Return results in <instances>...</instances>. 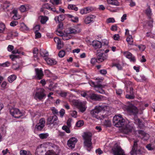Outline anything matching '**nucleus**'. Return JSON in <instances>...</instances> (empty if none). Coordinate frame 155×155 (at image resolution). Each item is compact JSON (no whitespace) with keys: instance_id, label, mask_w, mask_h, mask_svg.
Masks as SVG:
<instances>
[{"instance_id":"f257e3e1","label":"nucleus","mask_w":155,"mask_h":155,"mask_svg":"<svg viewBox=\"0 0 155 155\" xmlns=\"http://www.w3.org/2000/svg\"><path fill=\"white\" fill-rule=\"evenodd\" d=\"M114 124L116 127H121L126 123L125 120L120 114L116 115L113 118Z\"/></svg>"},{"instance_id":"f03ea898","label":"nucleus","mask_w":155,"mask_h":155,"mask_svg":"<svg viewBox=\"0 0 155 155\" xmlns=\"http://www.w3.org/2000/svg\"><path fill=\"white\" fill-rule=\"evenodd\" d=\"M91 137L92 134L90 132H85L82 136L84 140V145L88 148H91Z\"/></svg>"},{"instance_id":"7ed1b4c3","label":"nucleus","mask_w":155,"mask_h":155,"mask_svg":"<svg viewBox=\"0 0 155 155\" xmlns=\"http://www.w3.org/2000/svg\"><path fill=\"white\" fill-rule=\"evenodd\" d=\"M45 90L43 88H39L34 95V98L36 100L38 99L41 100L44 99L46 96V94L45 93Z\"/></svg>"},{"instance_id":"20e7f679","label":"nucleus","mask_w":155,"mask_h":155,"mask_svg":"<svg viewBox=\"0 0 155 155\" xmlns=\"http://www.w3.org/2000/svg\"><path fill=\"white\" fill-rule=\"evenodd\" d=\"M103 51L104 50H99L97 51L96 55L97 57V62L99 63L106 60L107 59V55L103 53Z\"/></svg>"},{"instance_id":"39448f33","label":"nucleus","mask_w":155,"mask_h":155,"mask_svg":"<svg viewBox=\"0 0 155 155\" xmlns=\"http://www.w3.org/2000/svg\"><path fill=\"white\" fill-rule=\"evenodd\" d=\"M73 103L81 112L83 113L85 111L86 107L84 102L78 100H74L73 101Z\"/></svg>"},{"instance_id":"423d86ee","label":"nucleus","mask_w":155,"mask_h":155,"mask_svg":"<svg viewBox=\"0 0 155 155\" xmlns=\"http://www.w3.org/2000/svg\"><path fill=\"white\" fill-rule=\"evenodd\" d=\"M112 150L114 155H126L124 150L118 145L114 146Z\"/></svg>"},{"instance_id":"0eeeda50","label":"nucleus","mask_w":155,"mask_h":155,"mask_svg":"<svg viewBox=\"0 0 155 155\" xmlns=\"http://www.w3.org/2000/svg\"><path fill=\"white\" fill-rule=\"evenodd\" d=\"M10 114L14 117L15 118H19L22 116V113L19 110L15 108H12L10 110Z\"/></svg>"},{"instance_id":"6e6552de","label":"nucleus","mask_w":155,"mask_h":155,"mask_svg":"<svg viewBox=\"0 0 155 155\" xmlns=\"http://www.w3.org/2000/svg\"><path fill=\"white\" fill-rule=\"evenodd\" d=\"M104 109V107L103 106H96L95 108L91 111V114L93 117L97 118L98 114Z\"/></svg>"},{"instance_id":"1a4fd4ad","label":"nucleus","mask_w":155,"mask_h":155,"mask_svg":"<svg viewBox=\"0 0 155 155\" xmlns=\"http://www.w3.org/2000/svg\"><path fill=\"white\" fill-rule=\"evenodd\" d=\"M58 117L56 115L50 116L47 119V123L48 124L57 125L58 124Z\"/></svg>"},{"instance_id":"9d476101","label":"nucleus","mask_w":155,"mask_h":155,"mask_svg":"<svg viewBox=\"0 0 155 155\" xmlns=\"http://www.w3.org/2000/svg\"><path fill=\"white\" fill-rule=\"evenodd\" d=\"M138 140H135L134 142V145L132 150L130 152L131 155H134L135 154H140L141 153V150L140 149H137V144Z\"/></svg>"},{"instance_id":"9b49d317","label":"nucleus","mask_w":155,"mask_h":155,"mask_svg":"<svg viewBox=\"0 0 155 155\" xmlns=\"http://www.w3.org/2000/svg\"><path fill=\"white\" fill-rule=\"evenodd\" d=\"M45 9H47L50 11L53 12H56L57 13H58V12L56 10L54 7L48 3H45L43 5L42 8H41V11L44 12L45 13Z\"/></svg>"},{"instance_id":"f8f14e48","label":"nucleus","mask_w":155,"mask_h":155,"mask_svg":"<svg viewBox=\"0 0 155 155\" xmlns=\"http://www.w3.org/2000/svg\"><path fill=\"white\" fill-rule=\"evenodd\" d=\"M104 97L101 95L95 94L91 91H90L89 98L95 101H100L102 100Z\"/></svg>"},{"instance_id":"ddd939ff","label":"nucleus","mask_w":155,"mask_h":155,"mask_svg":"<svg viewBox=\"0 0 155 155\" xmlns=\"http://www.w3.org/2000/svg\"><path fill=\"white\" fill-rule=\"evenodd\" d=\"M133 127L131 126L129 124H127L126 123L121 127V130L124 133L127 134L130 133L132 131Z\"/></svg>"},{"instance_id":"4468645a","label":"nucleus","mask_w":155,"mask_h":155,"mask_svg":"<svg viewBox=\"0 0 155 155\" xmlns=\"http://www.w3.org/2000/svg\"><path fill=\"white\" fill-rule=\"evenodd\" d=\"M127 111L131 114L135 116L138 114V110L137 107L134 106L130 105L127 108Z\"/></svg>"},{"instance_id":"2eb2a0df","label":"nucleus","mask_w":155,"mask_h":155,"mask_svg":"<svg viewBox=\"0 0 155 155\" xmlns=\"http://www.w3.org/2000/svg\"><path fill=\"white\" fill-rule=\"evenodd\" d=\"M45 120L44 118H41L39 122L35 126V129L38 130H41L45 126Z\"/></svg>"},{"instance_id":"dca6fc26","label":"nucleus","mask_w":155,"mask_h":155,"mask_svg":"<svg viewBox=\"0 0 155 155\" xmlns=\"http://www.w3.org/2000/svg\"><path fill=\"white\" fill-rule=\"evenodd\" d=\"M36 75L35 78L37 80L42 79L44 76L43 71L41 69L35 68V69Z\"/></svg>"},{"instance_id":"f3484780","label":"nucleus","mask_w":155,"mask_h":155,"mask_svg":"<svg viewBox=\"0 0 155 155\" xmlns=\"http://www.w3.org/2000/svg\"><path fill=\"white\" fill-rule=\"evenodd\" d=\"M77 142V139L75 137H72L68 141L67 145L70 148L73 149L75 145Z\"/></svg>"},{"instance_id":"a211bd4d","label":"nucleus","mask_w":155,"mask_h":155,"mask_svg":"<svg viewBox=\"0 0 155 155\" xmlns=\"http://www.w3.org/2000/svg\"><path fill=\"white\" fill-rule=\"evenodd\" d=\"M124 54L126 58L130 60V61L134 62L135 61V57L130 52L128 51H125L124 52Z\"/></svg>"},{"instance_id":"6ab92c4d","label":"nucleus","mask_w":155,"mask_h":155,"mask_svg":"<svg viewBox=\"0 0 155 155\" xmlns=\"http://www.w3.org/2000/svg\"><path fill=\"white\" fill-rule=\"evenodd\" d=\"M96 16L94 15H90L86 17L84 20V22L86 24H88L94 21V19Z\"/></svg>"},{"instance_id":"aec40b11","label":"nucleus","mask_w":155,"mask_h":155,"mask_svg":"<svg viewBox=\"0 0 155 155\" xmlns=\"http://www.w3.org/2000/svg\"><path fill=\"white\" fill-rule=\"evenodd\" d=\"M92 45L95 49L100 48L101 47L102 43L98 41L95 40L93 41Z\"/></svg>"},{"instance_id":"412c9836","label":"nucleus","mask_w":155,"mask_h":155,"mask_svg":"<svg viewBox=\"0 0 155 155\" xmlns=\"http://www.w3.org/2000/svg\"><path fill=\"white\" fill-rule=\"evenodd\" d=\"M45 59L47 63L50 65L55 64L57 63L56 61L55 60L48 57L45 58Z\"/></svg>"},{"instance_id":"4be33fe9","label":"nucleus","mask_w":155,"mask_h":155,"mask_svg":"<svg viewBox=\"0 0 155 155\" xmlns=\"http://www.w3.org/2000/svg\"><path fill=\"white\" fill-rule=\"evenodd\" d=\"M89 84L92 87H97L98 88H102L104 87V86L100 84H95V83L94 82L92 81H90L89 82Z\"/></svg>"},{"instance_id":"5701e85b","label":"nucleus","mask_w":155,"mask_h":155,"mask_svg":"<svg viewBox=\"0 0 155 155\" xmlns=\"http://www.w3.org/2000/svg\"><path fill=\"white\" fill-rule=\"evenodd\" d=\"M109 4L115 6L119 5V3L117 0H107Z\"/></svg>"},{"instance_id":"b1692460","label":"nucleus","mask_w":155,"mask_h":155,"mask_svg":"<svg viewBox=\"0 0 155 155\" xmlns=\"http://www.w3.org/2000/svg\"><path fill=\"white\" fill-rule=\"evenodd\" d=\"M134 119L135 121V123L136 124H138L140 127H142L143 126V124H141V121L139 118H138L136 115L134 116Z\"/></svg>"},{"instance_id":"393cba45","label":"nucleus","mask_w":155,"mask_h":155,"mask_svg":"<svg viewBox=\"0 0 155 155\" xmlns=\"http://www.w3.org/2000/svg\"><path fill=\"white\" fill-rule=\"evenodd\" d=\"M40 53L41 56L45 58L47 57L48 55V52L43 49H40Z\"/></svg>"},{"instance_id":"a878e982","label":"nucleus","mask_w":155,"mask_h":155,"mask_svg":"<svg viewBox=\"0 0 155 155\" xmlns=\"http://www.w3.org/2000/svg\"><path fill=\"white\" fill-rule=\"evenodd\" d=\"M65 16L64 15H60L59 16L56 17L55 18V20L56 21L57 20L58 21H63L65 19Z\"/></svg>"},{"instance_id":"bb28decb","label":"nucleus","mask_w":155,"mask_h":155,"mask_svg":"<svg viewBox=\"0 0 155 155\" xmlns=\"http://www.w3.org/2000/svg\"><path fill=\"white\" fill-rule=\"evenodd\" d=\"M33 53L34 54V58L35 60H38V50L37 48H35L33 50Z\"/></svg>"},{"instance_id":"cd10ccee","label":"nucleus","mask_w":155,"mask_h":155,"mask_svg":"<svg viewBox=\"0 0 155 155\" xmlns=\"http://www.w3.org/2000/svg\"><path fill=\"white\" fill-rule=\"evenodd\" d=\"M145 13L148 16L149 18L150 19V16L152 15V12L149 6H148L147 8L145 11Z\"/></svg>"},{"instance_id":"c85d7f7f","label":"nucleus","mask_w":155,"mask_h":155,"mask_svg":"<svg viewBox=\"0 0 155 155\" xmlns=\"http://www.w3.org/2000/svg\"><path fill=\"white\" fill-rule=\"evenodd\" d=\"M12 12L14 14V15L13 16V18L14 20H17L20 18V16L17 15V11L15 9H13Z\"/></svg>"},{"instance_id":"c756f323","label":"nucleus","mask_w":155,"mask_h":155,"mask_svg":"<svg viewBox=\"0 0 155 155\" xmlns=\"http://www.w3.org/2000/svg\"><path fill=\"white\" fill-rule=\"evenodd\" d=\"M138 133L139 134H142L143 137V138H144V140H147L149 138V135L148 134H146L143 131L141 130H140L138 131Z\"/></svg>"},{"instance_id":"7c9ffc66","label":"nucleus","mask_w":155,"mask_h":155,"mask_svg":"<svg viewBox=\"0 0 155 155\" xmlns=\"http://www.w3.org/2000/svg\"><path fill=\"white\" fill-rule=\"evenodd\" d=\"M16 78V76L14 74L9 76L8 78V81L10 83L13 82Z\"/></svg>"},{"instance_id":"2f4dec72","label":"nucleus","mask_w":155,"mask_h":155,"mask_svg":"<svg viewBox=\"0 0 155 155\" xmlns=\"http://www.w3.org/2000/svg\"><path fill=\"white\" fill-rule=\"evenodd\" d=\"M20 155H32L29 151H27L25 150H21L20 151Z\"/></svg>"},{"instance_id":"473e14b6","label":"nucleus","mask_w":155,"mask_h":155,"mask_svg":"<svg viewBox=\"0 0 155 155\" xmlns=\"http://www.w3.org/2000/svg\"><path fill=\"white\" fill-rule=\"evenodd\" d=\"M126 41L128 44L130 45H132L133 42V39L131 35H129V36L127 38Z\"/></svg>"},{"instance_id":"72a5a7b5","label":"nucleus","mask_w":155,"mask_h":155,"mask_svg":"<svg viewBox=\"0 0 155 155\" xmlns=\"http://www.w3.org/2000/svg\"><path fill=\"white\" fill-rule=\"evenodd\" d=\"M10 58L12 61H14L17 59L19 58L20 57L19 55L11 54L10 55Z\"/></svg>"},{"instance_id":"f704fd0d","label":"nucleus","mask_w":155,"mask_h":155,"mask_svg":"<svg viewBox=\"0 0 155 155\" xmlns=\"http://www.w3.org/2000/svg\"><path fill=\"white\" fill-rule=\"evenodd\" d=\"M90 91H88L86 92H82L81 93V95L84 97H86L87 99L89 98V95Z\"/></svg>"},{"instance_id":"c9c22d12","label":"nucleus","mask_w":155,"mask_h":155,"mask_svg":"<svg viewBox=\"0 0 155 155\" xmlns=\"http://www.w3.org/2000/svg\"><path fill=\"white\" fill-rule=\"evenodd\" d=\"M48 133L46 134H39V136L41 139H46L48 136Z\"/></svg>"},{"instance_id":"e433bc0d","label":"nucleus","mask_w":155,"mask_h":155,"mask_svg":"<svg viewBox=\"0 0 155 155\" xmlns=\"http://www.w3.org/2000/svg\"><path fill=\"white\" fill-rule=\"evenodd\" d=\"M68 31V33L70 34H75L77 33V31L75 29L73 28H70Z\"/></svg>"},{"instance_id":"4c0bfd02","label":"nucleus","mask_w":155,"mask_h":155,"mask_svg":"<svg viewBox=\"0 0 155 155\" xmlns=\"http://www.w3.org/2000/svg\"><path fill=\"white\" fill-rule=\"evenodd\" d=\"M68 8L70 9H73L75 11H77L78 10V7H76L74 5H69Z\"/></svg>"},{"instance_id":"58836bf2","label":"nucleus","mask_w":155,"mask_h":155,"mask_svg":"<svg viewBox=\"0 0 155 155\" xmlns=\"http://www.w3.org/2000/svg\"><path fill=\"white\" fill-rule=\"evenodd\" d=\"M71 37L72 36L68 33L67 34H64L63 37H62V39L64 40H66L71 38Z\"/></svg>"},{"instance_id":"ea45409f","label":"nucleus","mask_w":155,"mask_h":155,"mask_svg":"<svg viewBox=\"0 0 155 155\" xmlns=\"http://www.w3.org/2000/svg\"><path fill=\"white\" fill-rule=\"evenodd\" d=\"M5 28V25L2 23H0V33L3 32Z\"/></svg>"},{"instance_id":"a19ab883","label":"nucleus","mask_w":155,"mask_h":155,"mask_svg":"<svg viewBox=\"0 0 155 155\" xmlns=\"http://www.w3.org/2000/svg\"><path fill=\"white\" fill-rule=\"evenodd\" d=\"M62 129L65 130L67 133H70L71 132V131L70 130L69 127H68L67 126H63L62 127Z\"/></svg>"},{"instance_id":"79ce46f5","label":"nucleus","mask_w":155,"mask_h":155,"mask_svg":"<svg viewBox=\"0 0 155 155\" xmlns=\"http://www.w3.org/2000/svg\"><path fill=\"white\" fill-rule=\"evenodd\" d=\"M12 68L14 70H18L19 68H20V66L18 64L16 63L13 64Z\"/></svg>"},{"instance_id":"37998d69","label":"nucleus","mask_w":155,"mask_h":155,"mask_svg":"<svg viewBox=\"0 0 155 155\" xmlns=\"http://www.w3.org/2000/svg\"><path fill=\"white\" fill-rule=\"evenodd\" d=\"M84 123L83 120H79L76 123V125L78 127H80L83 125Z\"/></svg>"},{"instance_id":"c03bdc74","label":"nucleus","mask_w":155,"mask_h":155,"mask_svg":"<svg viewBox=\"0 0 155 155\" xmlns=\"http://www.w3.org/2000/svg\"><path fill=\"white\" fill-rule=\"evenodd\" d=\"M136 46H138L139 50L141 51H143L146 48V47L144 45H136Z\"/></svg>"},{"instance_id":"a18cd8bd","label":"nucleus","mask_w":155,"mask_h":155,"mask_svg":"<svg viewBox=\"0 0 155 155\" xmlns=\"http://www.w3.org/2000/svg\"><path fill=\"white\" fill-rule=\"evenodd\" d=\"M65 52L64 51L62 50L59 51L58 56L60 58H63L65 55Z\"/></svg>"},{"instance_id":"49530a36","label":"nucleus","mask_w":155,"mask_h":155,"mask_svg":"<svg viewBox=\"0 0 155 155\" xmlns=\"http://www.w3.org/2000/svg\"><path fill=\"white\" fill-rule=\"evenodd\" d=\"M48 18L46 17H41V22L42 24H45L47 21Z\"/></svg>"},{"instance_id":"de8ad7c7","label":"nucleus","mask_w":155,"mask_h":155,"mask_svg":"<svg viewBox=\"0 0 155 155\" xmlns=\"http://www.w3.org/2000/svg\"><path fill=\"white\" fill-rule=\"evenodd\" d=\"M104 124L107 127H110L111 126L110 121L109 120H105Z\"/></svg>"},{"instance_id":"09e8293b","label":"nucleus","mask_w":155,"mask_h":155,"mask_svg":"<svg viewBox=\"0 0 155 155\" xmlns=\"http://www.w3.org/2000/svg\"><path fill=\"white\" fill-rule=\"evenodd\" d=\"M35 38H38L41 37V34L37 31H35Z\"/></svg>"},{"instance_id":"8fccbe9b","label":"nucleus","mask_w":155,"mask_h":155,"mask_svg":"<svg viewBox=\"0 0 155 155\" xmlns=\"http://www.w3.org/2000/svg\"><path fill=\"white\" fill-rule=\"evenodd\" d=\"M18 22L17 21H12L10 23V26L14 27L17 25L18 24Z\"/></svg>"},{"instance_id":"3c124183","label":"nucleus","mask_w":155,"mask_h":155,"mask_svg":"<svg viewBox=\"0 0 155 155\" xmlns=\"http://www.w3.org/2000/svg\"><path fill=\"white\" fill-rule=\"evenodd\" d=\"M126 97L127 99H133L134 98V96L133 95H131L130 94H127L126 95Z\"/></svg>"},{"instance_id":"603ef678","label":"nucleus","mask_w":155,"mask_h":155,"mask_svg":"<svg viewBox=\"0 0 155 155\" xmlns=\"http://www.w3.org/2000/svg\"><path fill=\"white\" fill-rule=\"evenodd\" d=\"M65 110L63 109H61L59 111L60 117H62L65 114Z\"/></svg>"},{"instance_id":"864d4df0","label":"nucleus","mask_w":155,"mask_h":155,"mask_svg":"<svg viewBox=\"0 0 155 155\" xmlns=\"http://www.w3.org/2000/svg\"><path fill=\"white\" fill-rule=\"evenodd\" d=\"M20 10L22 12H25L26 10V8L24 5H21L20 8Z\"/></svg>"},{"instance_id":"5fc2aeb1","label":"nucleus","mask_w":155,"mask_h":155,"mask_svg":"<svg viewBox=\"0 0 155 155\" xmlns=\"http://www.w3.org/2000/svg\"><path fill=\"white\" fill-rule=\"evenodd\" d=\"M115 22V20L113 18H109L107 20V22L108 23H114Z\"/></svg>"},{"instance_id":"6e6d98bb","label":"nucleus","mask_w":155,"mask_h":155,"mask_svg":"<svg viewBox=\"0 0 155 155\" xmlns=\"http://www.w3.org/2000/svg\"><path fill=\"white\" fill-rule=\"evenodd\" d=\"M51 110L52 111V113L53 114H58V110L56 109L54 107H52L51 109Z\"/></svg>"},{"instance_id":"4d7b16f0","label":"nucleus","mask_w":155,"mask_h":155,"mask_svg":"<svg viewBox=\"0 0 155 155\" xmlns=\"http://www.w3.org/2000/svg\"><path fill=\"white\" fill-rule=\"evenodd\" d=\"M9 65V63L8 62H6L3 64H0V66L4 67H8Z\"/></svg>"},{"instance_id":"13d9d810","label":"nucleus","mask_w":155,"mask_h":155,"mask_svg":"<svg viewBox=\"0 0 155 155\" xmlns=\"http://www.w3.org/2000/svg\"><path fill=\"white\" fill-rule=\"evenodd\" d=\"M150 20L148 21V25L150 27H153V21L152 19L151 18L150 19Z\"/></svg>"},{"instance_id":"bf43d9fd","label":"nucleus","mask_w":155,"mask_h":155,"mask_svg":"<svg viewBox=\"0 0 155 155\" xmlns=\"http://www.w3.org/2000/svg\"><path fill=\"white\" fill-rule=\"evenodd\" d=\"M96 62H97V56L96 58H92L91 61V63L93 64H95Z\"/></svg>"},{"instance_id":"052dcab7","label":"nucleus","mask_w":155,"mask_h":155,"mask_svg":"<svg viewBox=\"0 0 155 155\" xmlns=\"http://www.w3.org/2000/svg\"><path fill=\"white\" fill-rule=\"evenodd\" d=\"M12 53L14 54H15L17 53L20 54L21 53V52L20 51H19L18 49H15L14 50L12 51Z\"/></svg>"},{"instance_id":"680f3d73","label":"nucleus","mask_w":155,"mask_h":155,"mask_svg":"<svg viewBox=\"0 0 155 155\" xmlns=\"http://www.w3.org/2000/svg\"><path fill=\"white\" fill-rule=\"evenodd\" d=\"M71 116L74 118L77 117V112L76 111H73L71 113Z\"/></svg>"},{"instance_id":"e2e57ef3","label":"nucleus","mask_w":155,"mask_h":155,"mask_svg":"<svg viewBox=\"0 0 155 155\" xmlns=\"http://www.w3.org/2000/svg\"><path fill=\"white\" fill-rule=\"evenodd\" d=\"M71 20L74 22H77L78 21V18L77 17H73V18L71 19Z\"/></svg>"},{"instance_id":"0e129e2a","label":"nucleus","mask_w":155,"mask_h":155,"mask_svg":"<svg viewBox=\"0 0 155 155\" xmlns=\"http://www.w3.org/2000/svg\"><path fill=\"white\" fill-rule=\"evenodd\" d=\"M14 49V46L12 45H9L8 47V50L9 51H11Z\"/></svg>"},{"instance_id":"69168bd1","label":"nucleus","mask_w":155,"mask_h":155,"mask_svg":"<svg viewBox=\"0 0 155 155\" xmlns=\"http://www.w3.org/2000/svg\"><path fill=\"white\" fill-rule=\"evenodd\" d=\"M54 40L57 44L58 43L59 44V43L61 42L60 40L58 37H55L54 38Z\"/></svg>"},{"instance_id":"338daca9","label":"nucleus","mask_w":155,"mask_h":155,"mask_svg":"<svg viewBox=\"0 0 155 155\" xmlns=\"http://www.w3.org/2000/svg\"><path fill=\"white\" fill-rule=\"evenodd\" d=\"M114 66L116 67L119 70H121L122 68L121 65L119 64H114Z\"/></svg>"},{"instance_id":"774afa93","label":"nucleus","mask_w":155,"mask_h":155,"mask_svg":"<svg viewBox=\"0 0 155 155\" xmlns=\"http://www.w3.org/2000/svg\"><path fill=\"white\" fill-rule=\"evenodd\" d=\"M100 72L101 74L103 75H105L107 74V71L105 69H102L100 70Z\"/></svg>"}]
</instances>
